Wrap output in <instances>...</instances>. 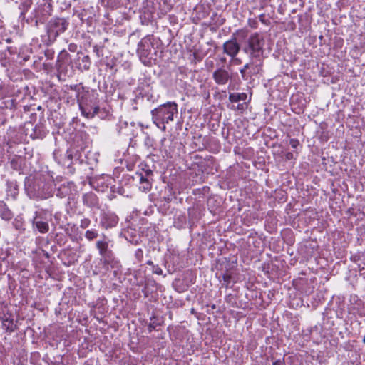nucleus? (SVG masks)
I'll list each match as a JSON object with an SVG mask.
<instances>
[{"label": "nucleus", "mask_w": 365, "mask_h": 365, "mask_svg": "<svg viewBox=\"0 0 365 365\" xmlns=\"http://www.w3.org/2000/svg\"><path fill=\"white\" fill-rule=\"evenodd\" d=\"M53 176L47 173L38 174L34 177L26 178L25 190L30 198L36 200H45L51 197L53 194Z\"/></svg>", "instance_id": "nucleus-1"}, {"label": "nucleus", "mask_w": 365, "mask_h": 365, "mask_svg": "<svg viewBox=\"0 0 365 365\" xmlns=\"http://www.w3.org/2000/svg\"><path fill=\"white\" fill-rule=\"evenodd\" d=\"M178 113V105L175 102H168L159 106L151 111L154 124L163 131L166 130V124L173 120V116Z\"/></svg>", "instance_id": "nucleus-2"}, {"label": "nucleus", "mask_w": 365, "mask_h": 365, "mask_svg": "<svg viewBox=\"0 0 365 365\" xmlns=\"http://www.w3.org/2000/svg\"><path fill=\"white\" fill-rule=\"evenodd\" d=\"M97 93L83 92L78 94V103L83 116L87 118H93L99 110L97 101Z\"/></svg>", "instance_id": "nucleus-3"}, {"label": "nucleus", "mask_w": 365, "mask_h": 365, "mask_svg": "<svg viewBox=\"0 0 365 365\" xmlns=\"http://www.w3.org/2000/svg\"><path fill=\"white\" fill-rule=\"evenodd\" d=\"M264 39L263 36L259 33H254L249 37L247 45L244 48V51L251 58H259L264 52Z\"/></svg>", "instance_id": "nucleus-4"}, {"label": "nucleus", "mask_w": 365, "mask_h": 365, "mask_svg": "<svg viewBox=\"0 0 365 365\" xmlns=\"http://www.w3.org/2000/svg\"><path fill=\"white\" fill-rule=\"evenodd\" d=\"M52 219V214L47 210L41 209L34 212L32 218V229L41 234H45L49 230V222Z\"/></svg>", "instance_id": "nucleus-5"}, {"label": "nucleus", "mask_w": 365, "mask_h": 365, "mask_svg": "<svg viewBox=\"0 0 365 365\" xmlns=\"http://www.w3.org/2000/svg\"><path fill=\"white\" fill-rule=\"evenodd\" d=\"M118 217L111 212H103L101 215L100 225L105 229H110L117 225Z\"/></svg>", "instance_id": "nucleus-6"}, {"label": "nucleus", "mask_w": 365, "mask_h": 365, "mask_svg": "<svg viewBox=\"0 0 365 365\" xmlns=\"http://www.w3.org/2000/svg\"><path fill=\"white\" fill-rule=\"evenodd\" d=\"M68 22L64 19H56L51 24L49 29V35L56 37L59 34L63 33L68 27Z\"/></svg>", "instance_id": "nucleus-7"}, {"label": "nucleus", "mask_w": 365, "mask_h": 365, "mask_svg": "<svg viewBox=\"0 0 365 365\" xmlns=\"http://www.w3.org/2000/svg\"><path fill=\"white\" fill-rule=\"evenodd\" d=\"M35 16L39 19H43L51 15V4L50 0H42L35 9Z\"/></svg>", "instance_id": "nucleus-8"}, {"label": "nucleus", "mask_w": 365, "mask_h": 365, "mask_svg": "<svg viewBox=\"0 0 365 365\" xmlns=\"http://www.w3.org/2000/svg\"><path fill=\"white\" fill-rule=\"evenodd\" d=\"M75 191V185L73 182L63 181V182L57 188L56 196L63 198Z\"/></svg>", "instance_id": "nucleus-9"}, {"label": "nucleus", "mask_w": 365, "mask_h": 365, "mask_svg": "<svg viewBox=\"0 0 365 365\" xmlns=\"http://www.w3.org/2000/svg\"><path fill=\"white\" fill-rule=\"evenodd\" d=\"M224 52L232 58L236 56L240 51V45L235 38L226 41L223 45Z\"/></svg>", "instance_id": "nucleus-10"}, {"label": "nucleus", "mask_w": 365, "mask_h": 365, "mask_svg": "<svg viewBox=\"0 0 365 365\" xmlns=\"http://www.w3.org/2000/svg\"><path fill=\"white\" fill-rule=\"evenodd\" d=\"M69 61V54L66 51H62L58 56L56 68L59 76L65 73L66 64Z\"/></svg>", "instance_id": "nucleus-11"}, {"label": "nucleus", "mask_w": 365, "mask_h": 365, "mask_svg": "<svg viewBox=\"0 0 365 365\" xmlns=\"http://www.w3.org/2000/svg\"><path fill=\"white\" fill-rule=\"evenodd\" d=\"M212 76L215 82L218 85L226 84L230 78L229 72L223 68L217 69Z\"/></svg>", "instance_id": "nucleus-12"}, {"label": "nucleus", "mask_w": 365, "mask_h": 365, "mask_svg": "<svg viewBox=\"0 0 365 365\" xmlns=\"http://www.w3.org/2000/svg\"><path fill=\"white\" fill-rule=\"evenodd\" d=\"M83 202L88 207H96L98 205V199L96 194L88 192L83 195Z\"/></svg>", "instance_id": "nucleus-13"}, {"label": "nucleus", "mask_w": 365, "mask_h": 365, "mask_svg": "<svg viewBox=\"0 0 365 365\" xmlns=\"http://www.w3.org/2000/svg\"><path fill=\"white\" fill-rule=\"evenodd\" d=\"M109 240L104 239L96 242V247L101 257L106 258L110 257V251L108 250Z\"/></svg>", "instance_id": "nucleus-14"}, {"label": "nucleus", "mask_w": 365, "mask_h": 365, "mask_svg": "<svg viewBox=\"0 0 365 365\" xmlns=\"http://www.w3.org/2000/svg\"><path fill=\"white\" fill-rule=\"evenodd\" d=\"M0 217L4 220H10L13 217V213L2 201H0Z\"/></svg>", "instance_id": "nucleus-15"}, {"label": "nucleus", "mask_w": 365, "mask_h": 365, "mask_svg": "<svg viewBox=\"0 0 365 365\" xmlns=\"http://www.w3.org/2000/svg\"><path fill=\"white\" fill-rule=\"evenodd\" d=\"M6 193L7 196H9L14 199L18 195L17 185L15 182H6Z\"/></svg>", "instance_id": "nucleus-16"}, {"label": "nucleus", "mask_w": 365, "mask_h": 365, "mask_svg": "<svg viewBox=\"0 0 365 365\" xmlns=\"http://www.w3.org/2000/svg\"><path fill=\"white\" fill-rule=\"evenodd\" d=\"M247 96L245 93H232L229 96V100L232 103H237L239 101H245Z\"/></svg>", "instance_id": "nucleus-17"}, {"label": "nucleus", "mask_w": 365, "mask_h": 365, "mask_svg": "<svg viewBox=\"0 0 365 365\" xmlns=\"http://www.w3.org/2000/svg\"><path fill=\"white\" fill-rule=\"evenodd\" d=\"M17 48L16 47L9 46L4 53V56L9 61H16L14 56L17 54Z\"/></svg>", "instance_id": "nucleus-18"}, {"label": "nucleus", "mask_w": 365, "mask_h": 365, "mask_svg": "<svg viewBox=\"0 0 365 365\" xmlns=\"http://www.w3.org/2000/svg\"><path fill=\"white\" fill-rule=\"evenodd\" d=\"M151 187V184L149 182L148 179L140 175V190L147 192Z\"/></svg>", "instance_id": "nucleus-19"}, {"label": "nucleus", "mask_w": 365, "mask_h": 365, "mask_svg": "<svg viewBox=\"0 0 365 365\" xmlns=\"http://www.w3.org/2000/svg\"><path fill=\"white\" fill-rule=\"evenodd\" d=\"M149 39L143 38L138 44V52L141 56L145 55V44H148Z\"/></svg>", "instance_id": "nucleus-20"}, {"label": "nucleus", "mask_w": 365, "mask_h": 365, "mask_svg": "<svg viewBox=\"0 0 365 365\" xmlns=\"http://www.w3.org/2000/svg\"><path fill=\"white\" fill-rule=\"evenodd\" d=\"M98 236V232L95 230H88L86 232L85 237L88 240H93Z\"/></svg>", "instance_id": "nucleus-21"}, {"label": "nucleus", "mask_w": 365, "mask_h": 365, "mask_svg": "<svg viewBox=\"0 0 365 365\" xmlns=\"http://www.w3.org/2000/svg\"><path fill=\"white\" fill-rule=\"evenodd\" d=\"M219 278H222V280L224 281V282L226 284V286H227L230 282H231V274L229 273V272H225V273H222L220 276H219Z\"/></svg>", "instance_id": "nucleus-22"}, {"label": "nucleus", "mask_w": 365, "mask_h": 365, "mask_svg": "<svg viewBox=\"0 0 365 365\" xmlns=\"http://www.w3.org/2000/svg\"><path fill=\"white\" fill-rule=\"evenodd\" d=\"M135 258L137 259L138 262H140L143 257V252L142 249H140V248L137 249L135 252Z\"/></svg>", "instance_id": "nucleus-23"}, {"label": "nucleus", "mask_w": 365, "mask_h": 365, "mask_svg": "<svg viewBox=\"0 0 365 365\" xmlns=\"http://www.w3.org/2000/svg\"><path fill=\"white\" fill-rule=\"evenodd\" d=\"M91 224V220L88 218H83L80 222V227L83 229L87 228Z\"/></svg>", "instance_id": "nucleus-24"}, {"label": "nucleus", "mask_w": 365, "mask_h": 365, "mask_svg": "<svg viewBox=\"0 0 365 365\" xmlns=\"http://www.w3.org/2000/svg\"><path fill=\"white\" fill-rule=\"evenodd\" d=\"M30 6H31V2L29 0H28L24 3H21L20 5V9H23L21 14H23L24 11H27L28 9L30 7Z\"/></svg>", "instance_id": "nucleus-25"}, {"label": "nucleus", "mask_w": 365, "mask_h": 365, "mask_svg": "<svg viewBox=\"0 0 365 365\" xmlns=\"http://www.w3.org/2000/svg\"><path fill=\"white\" fill-rule=\"evenodd\" d=\"M4 325L7 326L6 331H14L12 320H5L4 322Z\"/></svg>", "instance_id": "nucleus-26"}, {"label": "nucleus", "mask_w": 365, "mask_h": 365, "mask_svg": "<svg viewBox=\"0 0 365 365\" xmlns=\"http://www.w3.org/2000/svg\"><path fill=\"white\" fill-rule=\"evenodd\" d=\"M250 66V63H246L242 68L240 69V73L242 75V77L244 78V79H247V76H246V70L248 69Z\"/></svg>", "instance_id": "nucleus-27"}, {"label": "nucleus", "mask_w": 365, "mask_h": 365, "mask_svg": "<svg viewBox=\"0 0 365 365\" xmlns=\"http://www.w3.org/2000/svg\"><path fill=\"white\" fill-rule=\"evenodd\" d=\"M289 145L293 149H297L299 146V141L297 139H291L289 140Z\"/></svg>", "instance_id": "nucleus-28"}, {"label": "nucleus", "mask_w": 365, "mask_h": 365, "mask_svg": "<svg viewBox=\"0 0 365 365\" xmlns=\"http://www.w3.org/2000/svg\"><path fill=\"white\" fill-rule=\"evenodd\" d=\"M296 158H297V156L294 155V154L293 153H292V152H286L284 153V158L287 160H295Z\"/></svg>", "instance_id": "nucleus-29"}, {"label": "nucleus", "mask_w": 365, "mask_h": 365, "mask_svg": "<svg viewBox=\"0 0 365 365\" xmlns=\"http://www.w3.org/2000/svg\"><path fill=\"white\" fill-rule=\"evenodd\" d=\"M129 235H130L129 231H127L125 234L126 240H129L132 243L136 244L138 242V239H135V237L133 239H129Z\"/></svg>", "instance_id": "nucleus-30"}, {"label": "nucleus", "mask_w": 365, "mask_h": 365, "mask_svg": "<svg viewBox=\"0 0 365 365\" xmlns=\"http://www.w3.org/2000/svg\"><path fill=\"white\" fill-rule=\"evenodd\" d=\"M73 150L72 148L69 149L68 151H67V158L69 159V160H73ZM76 157V155H75L74 158Z\"/></svg>", "instance_id": "nucleus-31"}, {"label": "nucleus", "mask_w": 365, "mask_h": 365, "mask_svg": "<svg viewBox=\"0 0 365 365\" xmlns=\"http://www.w3.org/2000/svg\"><path fill=\"white\" fill-rule=\"evenodd\" d=\"M155 327H156V325L154 323H150L148 327V331L150 333L152 332L155 329Z\"/></svg>", "instance_id": "nucleus-32"}, {"label": "nucleus", "mask_w": 365, "mask_h": 365, "mask_svg": "<svg viewBox=\"0 0 365 365\" xmlns=\"http://www.w3.org/2000/svg\"><path fill=\"white\" fill-rule=\"evenodd\" d=\"M249 25L252 28H256L257 21L255 20L249 19Z\"/></svg>", "instance_id": "nucleus-33"}, {"label": "nucleus", "mask_w": 365, "mask_h": 365, "mask_svg": "<svg viewBox=\"0 0 365 365\" xmlns=\"http://www.w3.org/2000/svg\"><path fill=\"white\" fill-rule=\"evenodd\" d=\"M83 62L88 63L89 61V57L88 56H86L82 59Z\"/></svg>", "instance_id": "nucleus-34"}, {"label": "nucleus", "mask_w": 365, "mask_h": 365, "mask_svg": "<svg viewBox=\"0 0 365 365\" xmlns=\"http://www.w3.org/2000/svg\"><path fill=\"white\" fill-rule=\"evenodd\" d=\"M155 273L158 274H162L163 271L160 268H157L155 271H154Z\"/></svg>", "instance_id": "nucleus-35"}, {"label": "nucleus", "mask_w": 365, "mask_h": 365, "mask_svg": "<svg viewBox=\"0 0 365 365\" xmlns=\"http://www.w3.org/2000/svg\"><path fill=\"white\" fill-rule=\"evenodd\" d=\"M264 14H261L259 16V20L262 21V22H264Z\"/></svg>", "instance_id": "nucleus-36"}, {"label": "nucleus", "mask_w": 365, "mask_h": 365, "mask_svg": "<svg viewBox=\"0 0 365 365\" xmlns=\"http://www.w3.org/2000/svg\"><path fill=\"white\" fill-rule=\"evenodd\" d=\"M29 55L25 56H24V57H23V60H24V61H28V60H29Z\"/></svg>", "instance_id": "nucleus-37"}, {"label": "nucleus", "mask_w": 365, "mask_h": 365, "mask_svg": "<svg viewBox=\"0 0 365 365\" xmlns=\"http://www.w3.org/2000/svg\"><path fill=\"white\" fill-rule=\"evenodd\" d=\"M234 62H235V63H237V64H238V63H240V59H238V58H235V59H234Z\"/></svg>", "instance_id": "nucleus-38"}, {"label": "nucleus", "mask_w": 365, "mask_h": 365, "mask_svg": "<svg viewBox=\"0 0 365 365\" xmlns=\"http://www.w3.org/2000/svg\"><path fill=\"white\" fill-rule=\"evenodd\" d=\"M243 107H244L243 104H239L238 106H237V108L238 109H241V108H243Z\"/></svg>", "instance_id": "nucleus-39"}, {"label": "nucleus", "mask_w": 365, "mask_h": 365, "mask_svg": "<svg viewBox=\"0 0 365 365\" xmlns=\"http://www.w3.org/2000/svg\"><path fill=\"white\" fill-rule=\"evenodd\" d=\"M280 364V361H276L273 363L272 365H279Z\"/></svg>", "instance_id": "nucleus-40"}, {"label": "nucleus", "mask_w": 365, "mask_h": 365, "mask_svg": "<svg viewBox=\"0 0 365 365\" xmlns=\"http://www.w3.org/2000/svg\"><path fill=\"white\" fill-rule=\"evenodd\" d=\"M164 140H165V138H163V139L162 140V148H161L162 149H163V147H164V145H163V142H164Z\"/></svg>", "instance_id": "nucleus-41"}, {"label": "nucleus", "mask_w": 365, "mask_h": 365, "mask_svg": "<svg viewBox=\"0 0 365 365\" xmlns=\"http://www.w3.org/2000/svg\"><path fill=\"white\" fill-rule=\"evenodd\" d=\"M84 68H85V69H86V70H88V69L89 68V65H88V66H87V65H85V66H84Z\"/></svg>", "instance_id": "nucleus-42"}, {"label": "nucleus", "mask_w": 365, "mask_h": 365, "mask_svg": "<svg viewBox=\"0 0 365 365\" xmlns=\"http://www.w3.org/2000/svg\"><path fill=\"white\" fill-rule=\"evenodd\" d=\"M72 49H73V47H71V46L70 45V46H69V50H70V51H73Z\"/></svg>", "instance_id": "nucleus-43"}, {"label": "nucleus", "mask_w": 365, "mask_h": 365, "mask_svg": "<svg viewBox=\"0 0 365 365\" xmlns=\"http://www.w3.org/2000/svg\"><path fill=\"white\" fill-rule=\"evenodd\" d=\"M72 49H73V47H71V46L70 45V46H69V50H70V51H73Z\"/></svg>", "instance_id": "nucleus-44"}, {"label": "nucleus", "mask_w": 365, "mask_h": 365, "mask_svg": "<svg viewBox=\"0 0 365 365\" xmlns=\"http://www.w3.org/2000/svg\"><path fill=\"white\" fill-rule=\"evenodd\" d=\"M11 41L10 38L6 39V42L9 43Z\"/></svg>", "instance_id": "nucleus-45"}, {"label": "nucleus", "mask_w": 365, "mask_h": 365, "mask_svg": "<svg viewBox=\"0 0 365 365\" xmlns=\"http://www.w3.org/2000/svg\"><path fill=\"white\" fill-rule=\"evenodd\" d=\"M363 341L365 343V335H364V337Z\"/></svg>", "instance_id": "nucleus-46"}]
</instances>
